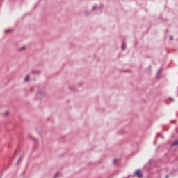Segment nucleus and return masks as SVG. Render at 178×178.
I'll list each match as a JSON object with an SVG mask.
<instances>
[{
    "label": "nucleus",
    "mask_w": 178,
    "mask_h": 178,
    "mask_svg": "<svg viewBox=\"0 0 178 178\" xmlns=\"http://www.w3.org/2000/svg\"><path fill=\"white\" fill-rule=\"evenodd\" d=\"M135 175L137 176L138 177H143V174L141 173V170H136L135 172Z\"/></svg>",
    "instance_id": "nucleus-1"
},
{
    "label": "nucleus",
    "mask_w": 178,
    "mask_h": 178,
    "mask_svg": "<svg viewBox=\"0 0 178 178\" xmlns=\"http://www.w3.org/2000/svg\"><path fill=\"white\" fill-rule=\"evenodd\" d=\"M172 145L175 147V145H178V140H176L175 142L172 143Z\"/></svg>",
    "instance_id": "nucleus-2"
},
{
    "label": "nucleus",
    "mask_w": 178,
    "mask_h": 178,
    "mask_svg": "<svg viewBox=\"0 0 178 178\" xmlns=\"http://www.w3.org/2000/svg\"><path fill=\"white\" fill-rule=\"evenodd\" d=\"M25 49H26V47L22 46V47L20 48L19 51H24Z\"/></svg>",
    "instance_id": "nucleus-3"
},
{
    "label": "nucleus",
    "mask_w": 178,
    "mask_h": 178,
    "mask_svg": "<svg viewBox=\"0 0 178 178\" xmlns=\"http://www.w3.org/2000/svg\"><path fill=\"white\" fill-rule=\"evenodd\" d=\"M30 80V77L29 76H27L26 78H25V81H29Z\"/></svg>",
    "instance_id": "nucleus-4"
},
{
    "label": "nucleus",
    "mask_w": 178,
    "mask_h": 178,
    "mask_svg": "<svg viewBox=\"0 0 178 178\" xmlns=\"http://www.w3.org/2000/svg\"><path fill=\"white\" fill-rule=\"evenodd\" d=\"M5 115H6V116H8V115H9V112H8V111H6V112L5 113Z\"/></svg>",
    "instance_id": "nucleus-5"
},
{
    "label": "nucleus",
    "mask_w": 178,
    "mask_h": 178,
    "mask_svg": "<svg viewBox=\"0 0 178 178\" xmlns=\"http://www.w3.org/2000/svg\"><path fill=\"white\" fill-rule=\"evenodd\" d=\"M12 31V30H8V31H6V33H10Z\"/></svg>",
    "instance_id": "nucleus-6"
},
{
    "label": "nucleus",
    "mask_w": 178,
    "mask_h": 178,
    "mask_svg": "<svg viewBox=\"0 0 178 178\" xmlns=\"http://www.w3.org/2000/svg\"><path fill=\"white\" fill-rule=\"evenodd\" d=\"M170 40L171 41H173V36H170Z\"/></svg>",
    "instance_id": "nucleus-7"
},
{
    "label": "nucleus",
    "mask_w": 178,
    "mask_h": 178,
    "mask_svg": "<svg viewBox=\"0 0 178 178\" xmlns=\"http://www.w3.org/2000/svg\"><path fill=\"white\" fill-rule=\"evenodd\" d=\"M122 49H124V48H125V45H124V44H122Z\"/></svg>",
    "instance_id": "nucleus-8"
},
{
    "label": "nucleus",
    "mask_w": 178,
    "mask_h": 178,
    "mask_svg": "<svg viewBox=\"0 0 178 178\" xmlns=\"http://www.w3.org/2000/svg\"><path fill=\"white\" fill-rule=\"evenodd\" d=\"M114 162H116V160H114Z\"/></svg>",
    "instance_id": "nucleus-9"
},
{
    "label": "nucleus",
    "mask_w": 178,
    "mask_h": 178,
    "mask_svg": "<svg viewBox=\"0 0 178 178\" xmlns=\"http://www.w3.org/2000/svg\"><path fill=\"white\" fill-rule=\"evenodd\" d=\"M169 177L168 176H166V178Z\"/></svg>",
    "instance_id": "nucleus-10"
}]
</instances>
